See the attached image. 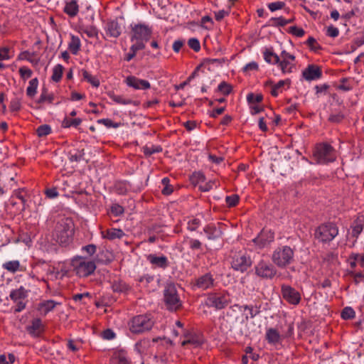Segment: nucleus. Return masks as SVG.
Returning <instances> with one entry per match:
<instances>
[{"label":"nucleus","mask_w":364,"mask_h":364,"mask_svg":"<svg viewBox=\"0 0 364 364\" xmlns=\"http://www.w3.org/2000/svg\"><path fill=\"white\" fill-rule=\"evenodd\" d=\"M122 31L121 25L117 21H110L107 23L106 33L107 35L113 38H118Z\"/></svg>","instance_id":"19"},{"label":"nucleus","mask_w":364,"mask_h":364,"mask_svg":"<svg viewBox=\"0 0 364 364\" xmlns=\"http://www.w3.org/2000/svg\"><path fill=\"white\" fill-rule=\"evenodd\" d=\"M355 316V312L351 307H345L341 312V317L345 320L353 318Z\"/></svg>","instance_id":"44"},{"label":"nucleus","mask_w":364,"mask_h":364,"mask_svg":"<svg viewBox=\"0 0 364 364\" xmlns=\"http://www.w3.org/2000/svg\"><path fill=\"white\" fill-rule=\"evenodd\" d=\"M74 234V223L69 218L60 219L53 232V239L60 245H68L72 240Z\"/></svg>","instance_id":"1"},{"label":"nucleus","mask_w":364,"mask_h":364,"mask_svg":"<svg viewBox=\"0 0 364 364\" xmlns=\"http://www.w3.org/2000/svg\"><path fill=\"white\" fill-rule=\"evenodd\" d=\"M83 32L87 35L88 37L92 38L97 36V29L93 26H87L83 29Z\"/></svg>","instance_id":"59"},{"label":"nucleus","mask_w":364,"mask_h":364,"mask_svg":"<svg viewBox=\"0 0 364 364\" xmlns=\"http://www.w3.org/2000/svg\"><path fill=\"white\" fill-rule=\"evenodd\" d=\"M162 151V148L160 146H147L144 147V153L146 156H151L154 153H159Z\"/></svg>","instance_id":"50"},{"label":"nucleus","mask_w":364,"mask_h":364,"mask_svg":"<svg viewBox=\"0 0 364 364\" xmlns=\"http://www.w3.org/2000/svg\"><path fill=\"white\" fill-rule=\"evenodd\" d=\"M201 222L198 218H193L188 220L187 228L190 231H195L200 225Z\"/></svg>","instance_id":"53"},{"label":"nucleus","mask_w":364,"mask_h":364,"mask_svg":"<svg viewBox=\"0 0 364 364\" xmlns=\"http://www.w3.org/2000/svg\"><path fill=\"white\" fill-rule=\"evenodd\" d=\"M279 66L283 73H291L293 71V68L295 67L294 62H291L284 60H280L279 62Z\"/></svg>","instance_id":"35"},{"label":"nucleus","mask_w":364,"mask_h":364,"mask_svg":"<svg viewBox=\"0 0 364 364\" xmlns=\"http://www.w3.org/2000/svg\"><path fill=\"white\" fill-rule=\"evenodd\" d=\"M20 75L23 79H28L31 77L33 72L32 70L25 66L21 67L18 70Z\"/></svg>","instance_id":"55"},{"label":"nucleus","mask_w":364,"mask_h":364,"mask_svg":"<svg viewBox=\"0 0 364 364\" xmlns=\"http://www.w3.org/2000/svg\"><path fill=\"white\" fill-rule=\"evenodd\" d=\"M63 70L64 68L62 65L58 64L55 65L53 69V75L51 76V79L54 82H59L62 78Z\"/></svg>","instance_id":"38"},{"label":"nucleus","mask_w":364,"mask_h":364,"mask_svg":"<svg viewBox=\"0 0 364 364\" xmlns=\"http://www.w3.org/2000/svg\"><path fill=\"white\" fill-rule=\"evenodd\" d=\"M189 247L191 250H200L202 247V243L196 239H190L188 241Z\"/></svg>","instance_id":"61"},{"label":"nucleus","mask_w":364,"mask_h":364,"mask_svg":"<svg viewBox=\"0 0 364 364\" xmlns=\"http://www.w3.org/2000/svg\"><path fill=\"white\" fill-rule=\"evenodd\" d=\"M72 266L75 273L80 277H85L92 274L96 265L93 261L87 260L84 258H77L72 261Z\"/></svg>","instance_id":"8"},{"label":"nucleus","mask_w":364,"mask_h":364,"mask_svg":"<svg viewBox=\"0 0 364 364\" xmlns=\"http://www.w3.org/2000/svg\"><path fill=\"white\" fill-rule=\"evenodd\" d=\"M205 180V176L200 172L194 173L191 176V181L193 183L204 182Z\"/></svg>","instance_id":"63"},{"label":"nucleus","mask_w":364,"mask_h":364,"mask_svg":"<svg viewBox=\"0 0 364 364\" xmlns=\"http://www.w3.org/2000/svg\"><path fill=\"white\" fill-rule=\"evenodd\" d=\"M281 293L283 299L290 304L297 305L301 301L300 293L289 285L282 284Z\"/></svg>","instance_id":"12"},{"label":"nucleus","mask_w":364,"mask_h":364,"mask_svg":"<svg viewBox=\"0 0 364 364\" xmlns=\"http://www.w3.org/2000/svg\"><path fill=\"white\" fill-rule=\"evenodd\" d=\"M102 233L104 238L108 239L109 240L121 239L125 235L122 230L116 228L108 229Z\"/></svg>","instance_id":"24"},{"label":"nucleus","mask_w":364,"mask_h":364,"mask_svg":"<svg viewBox=\"0 0 364 364\" xmlns=\"http://www.w3.org/2000/svg\"><path fill=\"white\" fill-rule=\"evenodd\" d=\"M239 196L236 194L228 196L225 198L226 203L229 207L235 206L239 202Z\"/></svg>","instance_id":"52"},{"label":"nucleus","mask_w":364,"mask_h":364,"mask_svg":"<svg viewBox=\"0 0 364 364\" xmlns=\"http://www.w3.org/2000/svg\"><path fill=\"white\" fill-rule=\"evenodd\" d=\"M38 86V80L36 77L29 81V85L26 89V95L29 97H33L37 92Z\"/></svg>","instance_id":"36"},{"label":"nucleus","mask_w":364,"mask_h":364,"mask_svg":"<svg viewBox=\"0 0 364 364\" xmlns=\"http://www.w3.org/2000/svg\"><path fill=\"white\" fill-rule=\"evenodd\" d=\"M82 73L84 80L90 83L93 87H99L100 81L96 77L92 76L89 72H87L85 70H82Z\"/></svg>","instance_id":"39"},{"label":"nucleus","mask_w":364,"mask_h":364,"mask_svg":"<svg viewBox=\"0 0 364 364\" xmlns=\"http://www.w3.org/2000/svg\"><path fill=\"white\" fill-rule=\"evenodd\" d=\"M27 332L33 337H38L44 330V326L40 318H34L31 321V325L26 327Z\"/></svg>","instance_id":"17"},{"label":"nucleus","mask_w":364,"mask_h":364,"mask_svg":"<svg viewBox=\"0 0 364 364\" xmlns=\"http://www.w3.org/2000/svg\"><path fill=\"white\" fill-rule=\"evenodd\" d=\"M350 259L357 261L358 265H360L363 268L364 267V254L360 255L353 253L351 254Z\"/></svg>","instance_id":"60"},{"label":"nucleus","mask_w":364,"mask_h":364,"mask_svg":"<svg viewBox=\"0 0 364 364\" xmlns=\"http://www.w3.org/2000/svg\"><path fill=\"white\" fill-rule=\"evenodd\" d=\"M54 100V95L50 94L48 92V89L46 87H43L41 90V95L37 100L38 104H42L45 102H48L49 103H52Z\"/></svg>","instance_id":"34"},{"label":"nucleus","mask_w":364,"mask_h":364,"mask_svg":"<svg viewBox=\"0 0 364 364\" xmlns=\"http://www.w3.org/2000/svg\"><path fill=\"white\" fill-rule=\"evenodd\" d=\"M274 240V234L271 232L262 231L253 240V242L259 247H264L267 244Z\"/></svg>","instance_id":"18"},{"label":"nucleus","mask_w":364,"mask_h":364,"mask_svg":"<svg viewBox=\"0 0 364 364\" xmlns=\"http://www.w3.org/2000/svg\"><path fill=\"white\" fill-rule=\"evenodd\" d=\"M289 29V33L296 37H302L305 34V31L303 28H299L296 26H291Z\"/></svg>","instance_id":"56"},{"label":"nucleus","mask_w":364,"mask_h":364,"mask_svg":"<svg viewBox=\"0 0 364 364\" xmlns=\"http://www.w3.org/2000/svg\"><path fill=\"white\" fill-rule=\"evenodd\" d=\"M263 97L261 94L254 95L253 93H250L247 96V100L250 104L259 103L262 102Z\"/></svg>","instance_id":"51"},{"label":"nucleus","mask_w":364,"mask_h":364,"mask_svg":"<svg viewBox=\"0 0 364 364\" xmlns=\"http://www.w3.org/2000/svg\"><path fill=\"white\" fill-rule=\"evenodd\" d=\"M108 96L112 101L119 105H130L132 102V100L127 99L122 95H116L113 92H109L108 93Z\"/></svg>","instance_id":"33"},{"label":"nucleus","mask_w":364,"mask_h":364,"mask_svg":"<svg viewBox=\"0 0 364 364\" xmlns=\"http://www.w3.org/2000/svg\"><path fill=\"white\" fill-rule=\"evenodd\" d=\"M157 338H154L152 341L149 339H143L137 342L135 345L136 350L141 354L147 353L149 348L151 344L157 341Z\"/></svg>","instance_id":"25"},{"label":"nucleus","mask_w":364,"mask_h":364,"mask_svg":"<svg viewBox=\"0 0 364 364\" xmlns=\"http://www.w3.org/2000/svg\"><path fill=\"white\" fill-rule=\"evenodd\" d=\"M263 56L267 63L275 65L279 62V57L273 52L272 48H266L263 52Z\"/></svg>","instance_id":"29"},{"label":"nucleus","mask_w":364,"mask_h":364,"mask_svg":"<svg viewBox=\"0 0 364 364\" xmlns=\"http://www.w3.org/2000/svg\"><path fill=\"white\" fill-rule=\"evenodd\" d=\"M255 274L263 279H272L277 274L275 267L268 261L259 260L255 267Z\"/></svg>","instance_id":"11"},{"label":"nucleus","mask_w":364,"mask_h":364,"mask_svg":"<svg viewBox=\"0 0 364 364\" xmlns=\"http://www.w3.org/2000/svg\"><path fill=\"white\" fill-rule=\"evenodd\" d=\"M147 259L151 264L157 267L164 269L168 266V259L164 255L158 257L156 255L150 254L147 256Z\"/></svg>","instance_id":"21"},{"label":"nucleus","mask_w":364,"mask_h":364,"mask_svg":"<svg viewBox=\"0 0 364 364\" xmlns=\"http://www.w3.org/2000/svg\"><path fill=\"white\" fill-rule=\"evenodd\" d=\"M151 28L145 24H136L132 28L131 41L134 45L143 46L145 48V44L148 42L151 36Z\"/></svg>","instance_id":"5"},{"label":"nucleus","mask_w":364,"mask_h":364,"mask_svg":"<svg viewBox=\"0 0 364 364\" xmlns=\"http://www.w3.org/2000/svg\"><path fill=\"white\" fill-rule=\"evenodd\" d=\"M230 303L229 294L226 291L209 293L207 295L205 304L207 306L215 310L225 309Z\"/></svg>","instance_id":"7"},{"label":"nucleus","mask_w":364,"mask_h":364,"mask_svg":"<svg viewBox=\"0 0 364 364\" xmlns=\"http://www.w3.org/2000/svg\"><path fill=\"white\" fill-rule=\"evenodd\" d=\"M350 274L353 276L355 284L364 281V273L363 272H352Z\"/></svg>","instance_id":"64"},{"label":"nucleus","mask_w":364,"mask_h":364,"mask_svg":"<svg viewBox=\"0 0 364 364\" xmlns=\"http://www.w3.org/2000/svg\"><path fill=\"white\" fill-rule=\"evenodd\" d=\"M2 267L8 272L15 273L19 269L20 263L18 260L9 261L4 263Z\"/></svg>","instance_id":"37"},{"label":"nucleus","mask_w":364,"mask_h":364,"mask_svg":"<svg viewBox=\"0 0 364 364\" xmlns=\"http://www.w3.org/2000/svg\"><path fill=\"white\" fill-rule=\"evenodd\" d=\"M188 46L194 51L198 52L200 49V44L199 41L196 38H190L188 41Z\"/></svg>","instance_id":"54"},{"label":"nucleus","mask_w":364,"mask_h":364,"mask_svg":"<svg viewBox=\"0 0 364 364\" xmlns=\"http://www.w3.org/2000/svg\"><path fill=\"white\" fill-rule=\"evenodd\" d=\"M141 50H143V46H141V45L135 46V45L132 44L130 47V51L129 53H127L126 55L124 60L127 62L130 61L136 56V53Z\"/></svg>","instance_id":"40"},{"label":"nucleus","mask_w":364,"mask_h":364,"mask_svg":"<svg viewBox=\"0 0 364 364\" xmlns=\"http://www.w3.org/2000/svg\"><path fill=\"white\" fill-rule=\"evenodd\" d=\"M82 122V120L80 118H75V119H68V118H65L63 122V124L65 127H70L71 126L73 127H77L78 125H80Z\"/></svg>","instance_id":"45"},{"label":"nucleus","mask_w":364,"mask_h":364,"mask_svg":"<svg viewBox=\"0 0 364 364\" xmlns=\"http://www.w3.org/2000/svg\"><path fill=\"white\" fill-rule=\"evenodd\" d=\"M51 133V127L48 124H42L36 129V134L39 137L46 136Z\"/></svg>","instance_id":"42"},{"label":"nucleus","mask_w":364,"mask_h":364,"mask_svg":"<svg viewBox=\"0 0 364 364\" xmlns=\"http://www.w3.org/2000/svg\"><path fill=\"white\" fill-rule=\"evenodd\" d=\"M351 228L352 236L358 238L363 230V225L362 223H359L358 222H354L351 225Z\"/></svg>","instance_id":"43"},{"label":"nucleus","mask_w":364,"mask_h":364,"mask_svg":"<svg viewBox=\"0 0 364 364\" xmlns=\"http://www.w3.org/2000/svg\"><path fill=\"white\" fill-rule=\"evenodd\" d=\"M60 303L56 302L53 300L44 301L39 304L38 310L41 311L44 315H46L48 312L51 311Z\"/></svg>","instance_id":"27"},{"label":"nucleus","mask_w":364,"mask_h":364,"mask_svg":"<svg viewBox=\"0 0 364 364\" xmlns=\"http://www.w3.org/2000/svg\"><path fill=\"white\" fill-rule=\"evenodd\" d=\"M285 3L283 1H276L268 4V8L271 11H275L284 7Z\"/></svg>","instance_id":"58"},{"label":"nucleus","mask_w":364,"mask_h":364,"mask_svg":"<svg viewBox=\"0 0 364 364\" xmlns=\"http://www.w3.org/2000/svg\"><path fill=\"white\" fill-rule=\"evenodd\" d=\"M126 84L135 90H148L151 85L148 80L139 79L135 76H128L125 80Z\"/></svg>","instance_id":"15"},{"label":"nucleus","mask_w":364,"mask_h":364,"mask_svg":"<svg viewBox=\"0 0 364 364\" xmlns=\"http://www.w3.org/2000/svg\"><path fill=\"white\" fill-rule=\"evenodd\" d=\"M153 326V320L147 315L136 316L132 318L129 323L131 332L137 334L149 331Z\"/></svg>","instance_id":"6"},{"label":"nucleus","mask_w":364,"mask_h":364,"mask_svg":"<svg viewBox=\"0 0 364 364\" xmlns=\"http://www.w3.org/2000/svg\"><path fill=\"white\" fill-rule=\"evenodd\" d=\"M112 364H129L130 361L127 353L123 350L115 352L112 358Z\"/></svg>","instance_id":"26"},{"label":"nucleus","mask_w":364,"mask_h":364,"mask_svg":"<svg viewBox=\"0 0 364 364\" xmlns=\"http://www.w3.org/2000/svg\"><path fill=\"white\" fill-rule=\"evenodd\" d=\"M204 232L207 235L208 240H216L221 237L223 232L220 229L217 228L215 225L210 224L203 228Z\"/></svg>","instance_id":"23"},{"label":"nucleus","mask_w":364,"mask_h":364,"mask_svg":"<svg viewBox=\"0 0 364 364\" xmlns=\"http://www.w3.org/2000/svg\"><path fill=\"white\" fill-rule=\"evenodd\" d=\"M164 301L167 309L177 311L182 306L177 287L173 283L167 284L164 290Z\"/></svg>","instance_id":"4"},{"label":"nucleus","mask_w":364,"mask_h":364,"mask_svg":"<svg viewBox=\"0 0 364 364\" xmlns=\"http://www.w3.org/2000/svg\"><path fill=\"white\" fill-rule=\"evenodd\" d=\"M302 76L307 81L316 80L321 77L322 71L318 66L311 64L302 71Z\"/></svg>","instance_id":"14"},{"label":"nucleus","mask_w":364,"mask_h":364,"mask_svg":"<svg viewBox=\"0 0 364 364\" xmlns=\"http://www.w3.org/2000/svg\"><path fill=\"white\" fill-rule=\"evenodd\" d=\"M186 339L182 342V346L191 344L194 347H198L203 343V338L200 336L197 335H187Z\"/></svg>","instance_id":"28"},{"label":"nucleus","mask_w":364,"mask_h":364,"mask_svg":"<svg viewBox=\"0 0 364 364\" xmlns=\"http://www.w3.org/2000/svg\"><path fill=\"white\" fill-rule=\"evenodd\" d=\"M80 46L81 43L80 38L77 36L72 35L70 41L68 44V48L70 50V52L73 54L76 55L80 50Z\"/></svg>","instance_id":"32"},{"label":"nucleus","mask_w":364,"mask_h":364,"mask_svg":"<svg viewBox=\"0 0 364 364\" xmlns=\"http://www.w3.org/2000/svg\"><path fill=\"white\" fill-rule=\"evenodd\" d=\"M9 361L6 360L5 355H0V364H13L15 361L16 357L13 353L8 355Z\"/></svg>","instance_id":"57"},{"label":"nucleus","mask_w":364,"mask_h":364,"mask_svg":"<svg viewBox=\"0 0 364 364\" xmlns=\"http://www.w3.org/2000/svg\"><path fill=\"white\" fill-rule=\"evenodd\" d=\"M290 80H279L277 84L272 85V90H271V94L274 97H277L279 92V90L286 84H289Z\"/></svg>","instance_id":"41"},{"label":"nucleus","mask_w":364,"mask_h":364,"mask_svg":"<svg viewBox=\"0 0 364 364\" xmlns=\"http://www.w3.org/2000/svg\"><path fill=\"white\" fill-rule=\"evenodd\" d=\"M265 338L268 343L272 344H276L280 341L279 333L272 328L267 330Z\"/></svg>","instance_id":"30"},{"label":"nucleus","mask_w":364,"mask_h":364,"mask_svg":"<svg viewBox=\"0 0 364 364\" xmlns=\"http://www.w3.org/2000/svg\"><path fill=\"white\" fill-rule=\"evenodd\" d=\"M314 157L319 164H327L335 160L333 147L327 144H320L315 147Z\"/></svg>","instance_id":"9"},{"label":"nucleus","mask_w":364,"mask_h":364,"mask_svg":"<svg viewBox=\"0 0 364 364\" xmlns=\"http://www.w3.org/2000/svg\"><path fill=\"white\" fill-rule=\"evenodd\" d=\"M218 91L225 95H228L232 91V87L225 81L220 82L218 87Z\"/></svg>","instance_id":"49"},{"label":"nucleus","mask_w":364,"mask_h":364,"mask_svg":"<svg viewBox=\"0 0 364 364\" xmlns=\"http://www.w3.org/2000/svg\"><path fill=\"white\" fill-rule=\"evenodd\" d=\"M21 108V100L18 97H14L11 100L9 109L11 112H18Z\"/></svg>","instance_id":"48"},{"label":"nucleus","mask_w":364,"mask_h":364,"mask_svg":"<svg viewBox=\"0 0 364 364\" xmlns=\"http://www.w3.org/2000/svg\"><path fill=\"white\" fill-rule=\"evenodd\" d=\"M111 288L114 292L124 294L129 292L131 289L130 286L120 279H114L111 283Z\"/></svg>","instance_id":"22"},{"label":"nucleus","mask_w":364,"mask_h":364,"mask_svg":"<svg viewBox=\"0 0 364 364\" xmlns=\"http://www.w3.org/2000/svg\"><path fill=\"white\" fill-rule=\"evenodd\" d=\"M338 234V228L333 223H325L318 226L314 233V237L318 242L328 243Z\"/></svg>","instance_id":"3"},{"label":"nucleus","mask_w":364,"mask_h":364,"mask_svg":"<svg viewBox=\"0 0 364 364\" xmlns=\"http://www.w3.org/2000/svg\"><path fill=\"white\" fill-rule=\"evenodd\" d=\"M9 52L10 49L8 47L0 48V60H9L11 58Z\"/></svg>","instance_id":"62"},{"label":"nucleus","mask_w":364,"mask_h":364,"mask_svg":"<svg viewBox=\"0 0 364 364\" xmlns=\"http://www.w3.org/2000/svg\"><path fill=\"white\" fill-rule=\"evenodd\" d=\"M252 265L250 257L245 252H235L231 256V267L236 271L244 272Z\"/></svg>","instance_id":"10"},{"label":"nucleus","mask_w":364,"mask_h":364,"mask_svg":"<svg viewBox=\"0 0 364 364\" xmlns=\"http://www.w3.org/2000/svg\"><path fill=\"white\" fill-rule=\"evenodd\" d=\"M13 301L24 299L27 296V291L24 287H21L17 289L12 290L9 295Z\"/></svg>","instance_id":"31"},{"label":"nucleus","mask_w":364,"mask_h":364,"mask_svg":"<svg viewBox=\"0 0 364 364\" xmlns=\"http://www.w3.org/2000/svg\"><path fill=\"white\" fill-rule=\"evenodd\" d=\"M215 279L210 272L205 273L198 277L194 282V287L206 290L215 287Z\"/></svg>","instance_id":"13"},{"label":"nucleus","mask_w":364,"mask_h":364,"mask_svg":"<svg viewBox=\"0 0 364 364\" xmlns=\"http://www.w3.org/2000/svg\"><path fill=\"white\" fill-rule=\"evenodd\" d=\"M98 124H102L107 128H118L120 126V123L114 122L110 119H100L97 120Z\"/></svg>","instance_id":"47"},{"label":"nucleus","mask_w":364,"mask_h":364,"mask_svg":"<svg viewBox=\"0 0 364 364\" xmlns=\"http://www.w3.org/2000/svg\"><path fill=\"white\" fill-rule=\"evenodd\" d=\"M306 45L310 48L311 50L314 52H317L321 48V46L317 43L316 40L311 36L307 39Z\"/></svg>","instance_id":"46"},{"label":"nucleus","mask_w":364,"mask_h":364,"mask_svg":"<svg viewBox=\"0 0 364 364\" xmlns=\"http://www.w3.org/2000/svg\"><path fill=\"white\" fill-rule=\"evenodd\" d=\"M63 11L70 18L75 17L79 12V5L77 0H66Z\"/></svg>","instance_id":"20"},{"label":"nucleus","mask_w":364,"mask_h":364,"mask_svg":"<svg viewBox=\"0 0 364 364\" xmlns=\"http://www.w3.org/2000/svg\"><path fill=\"white\" fill-rule=\"evenodd\" d=\"M294 250L289 246L284 245L277 247L272 255V262L280 268H285L294 261Z\"/></svg>","instance_id":"2"},{"label":"nucleus","mask_w":364,"mask_h":364,"mask_svg":"<svg viewBox=\"0 0 364 364\" xmlns=\"http://www.w3.org/2000/svg\"><path fill=\"white\" fill-rule=\"evenodd\" d=\"M262 302L259 300L255 301L252 304H246L243 306H239L237 304L235 305V306L239 307L240 309H243L244 310H248L250 316H246V320H248L249 318H254L255 316L259 315L261 313Z\"/></svg>","instance_id":"16"}]
</instances>
